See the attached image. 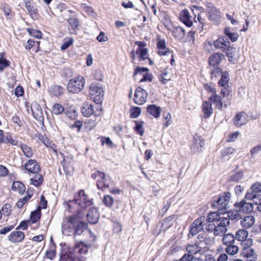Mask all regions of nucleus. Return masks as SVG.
<instances>
[{"mask_svg":"<svg viewBox=\"0 0 261 261\" xmlns=\"http://www.w3.org/2000/svg\"><path fill=\"white\" fill-rule=\"evenodd\" d=\"M206 221L208 223L206 230L210 232H213L216 236L223 235L227 231V226L229 224V218L221 216L218 212L210 213Z\"/></svg>","mask_w":261,"mask_h":261,"instance_id":"1","label":"nucleus"},{"mask_svg":"<svg viewBox=\"0 0 261 261\" xmlns=\"http://www.w3.org/2000/svg\"><path fill=\"white\" fill-rule=\"evenodd\" d=\"M88 251L87 245L80 242L76 243L73 252L69 251L61 256L60 261H81L77 254H85Z\"/></svg>","mask_w":261,"mask_h":261,"instance_id":"2","label":"nucleus"},{"mask_svg":"<svg viewBox=\"0 0 261 261\" xmlns=\"http://www.w3.org/2000/svg\"><path fill=\"white\" fill-rule=\"evenodd\" d=\"M85 85V78L79 75L68 81L66 89L69 93L77 94L83 90Z\"/></svg>","mask_w":261,"mask_h":261,"instance_id":"3","label":"nucleus"},{"mask_svg":"<svg viewBox=\"0 0 261 261\" xmlns=\"http://www.w3.org/2000/svg\"><path fill=\"white\" fill-rule=\"evenodd\" d=\"M231 195L229 192H225L219 195L216 200H213L212 205L218 211L226 210L228 207V204L231 199Z\"/></svg>","mask_w":261,"mask_h":261,"instance_id":"4","label":"nucleus"},{"mask_svg":"<svg viewBox=\"0 0 261 261\" xmlns=\"http://www.w3.org/2000/svg\"><path fill=\"white\" fill-rule=\"evenodd\" d=\"M206 219L204 216H201L195 220L191 224L190 227V232L188 236H195L200 231L206 230V227L208 225V223H205Z\"/></svg>","mask_w":261,"mask_h":261,"instance_id":"5","label":"nucleus"},{"mask_svg":"<svg viewBox=\"0 0 261 261\" xmlns=\"http://www.w3.org/2000/svg\"><path fill=\"white\" fill-rule=\"evenodd\" d=\"M89 95L95 103L100 102L104 95V91L101 85L97 83H92L89 88Z\"/></svg>","mask_w":261,"mask_h":261,"instance_id":"6","label":"nucleus"},{"mask_svg":"<svg viewBox=\"0 0 261 261\" xmlns=\"http://www.w3.org/2000/svg\"><path fill=\"white\" fill-rule=\"evenodd\" d=\"M76 225V218L70 216L64 220L62 225V233L66 236H71L74 233V228Z\"/></svg>","mask_w":261,"mask_h":261,"instance_id":"7","label":"nucleus"},{"mask_svg":"<svg viewBox=\"0 0 261 261\" xmlns=\"http://www.w3.org/2000/svg\"><path fill=\"white\" fill-rule=\"evenodd\" d=\"M73 201H75L83 209L91 205L93 203L91 200L88 199V196L86 195L84 190H81L79 191L77 195L75 196Z\"/></svg>","mask_w":261,"mask_h":261,"instance_id":"8","label":"nucleus"},{"mask_svg":"<svg viewBox=\"0 0 261 261\" xmlns=\"http://www.w3.org/2000/svg\"><path fill=\"white\" fill-rule=\"evenodd\" d=\"M147 97V92L141 87H138L135 90L134 102L137 105H142L146 102Z\"/></svg>","mask_w":261,"mask_h":261,"instance_id":"9","label":"nucleus"},{"mask_svg":"<svg viewBox=\"0 0 261 261\" xmlns=\"http://www.w3.org/2000/svg\"><path fill=\"white\" fill-rule=\"evenodd\" d=\"M234 206L239 212L244 214L252 212L254 208L253 204L247 202L245 199H243L240 202H236Z\"/></svg>","mask_w":261,"mask_h":261,"instance_id":"10","label":"nucleus"},{"mask_svg":"<svg viewBox=\"0 0 261 261\" xmlns=\"http://www.w3.org/2000/svg\"><path fill=\"white\" fill-rule=\"evenodd\" d=\"M100 178L97 180V187L99 190L105 191L109 188L112 182V180L109 175H106L104 173H100Z\"/></svg>","mask_w":261,"mask_h":261,"instance_id":"11","label":"nucleus"},{"mask_svg":"<svg viewBox=\"0 0 261 261\" xmlns=\"http://www.w3.org/2000/svg\"><path fill=\"white\" fill-rule=\"evenodd\" d=\"M248 122V115L245 112H241L236 114L233 119V123L236 127H241Z\"/></svg>","mask_w":261,"mask_h":261,"instance_id":"12","label":"nucleus"},{"mask_svg":"<svg viewBox=\"0 0 261 261\" xmlns=\"http://www.w3.org/2000/svg\"><path fill=\"white\" fill-rule=\"evenodd\" d=\"M24 167L29 172L33 174L39 173L41 170L40 165L37 161L32 159L28 160V161L25 163Z\"/></svg>","mask_w":261,"mask_h":261,"instance_id":"13","label":"nucleus"},{"mask_svg":"<svg viewBox=\"0 0 261 261\" xmlns=\"http://www.w3.org/2000/svg\"><path fill=\"white\" fill-rule=\"evenodd\" d=\"M167 29L171 31L176 39L181 40L185 36L186 31L182 27L172 25Z\"/></svg>","mask_w":261,"mask_h":261,"instance_id":"14","label":"nucleus"},{"mask_svg":"<svg viewBox=\"0 0 261 261\" xmlns=\"http://www.w3.org/2000/svg\"><path fill=\"white\" fill-rule=\"evenodd\" d=\"M99 216L100 215L98 211L95 207L90 208L87 214V218L88 222L92 224L97 223L99 219Z\"/></svg>","mask_w":261,"mask_h":261,"instance_id":"15","label":"nucleus"},{"mask_svg":"<svg viewBox=\"0 0 261 261\" xmlns=\"http://www.w3.org/2000/svg\"><path fill=\"white\" fill-rule=\"evenodd\" d=\"M207 11L208 13V19L210 20L215 22L219 21L221 18V14L220 12L216 7H209Z\"/></svg>","mask_w":261,"mask_h":261,"instance_id":"16","label":"nucleus"},{"mask_svg":"<svg viewBox=\"0 0 261 261\" xmlns=\"http://www.w3.org/2000/svg\"><path fill=\"white\" fill-rule=\"evenodd\" d=\"M31 111L35 118L38 121L43 120V116L42 108L36 102L33 103L31 105Z\"/></svg>","mask_w":261,"mask_h":261,"instance_id":"17","label":"nucleus"},{"mask_svg":"<svg viewBox=\"0 0 261 261\" xmlns=\"http://www.w3.org/2000/svg\"><path fill=\"white\" fill-rule=\"evenodd\" d=\"M179 19L186 26L188 27L192 26V17L190 16L188 10L184 9L180 12Z\"/></svg>","mask_w":261,"mask_h":261,"instance_id":"18","label":"nucleus"},{"mask_svg":"<svg viewBox=\"0 0 261 261\" xmlns=\"http://www.w3.org/2000/svg\"><path fill=\"white\" fill-rule=\"evenodd\" d=\"M204 145V143L201 137L199 136H195L194 138L191 149L193 152H197L202 150Z\"/></svg>","mask_w":261,"mask_h":261,"instance_id":"19","label":"nucleus"},{"mask_svg":"<svg viewBox=\"0 0 261 261\" xmlns=\"http://www.w3.org/2000/svg\"><path fill=\"white\" fill-rule=\"evenodd\" d=\"M229 42L225 36L220 37L213 42V45L217 49H221L222 51L229 45Z\"/></svg>","mask_w":261,"mask_h":261,"instance_id":"20","label":"nucleus"},{"mask_svg":"<svg viewBox=\"0 0 261 261\" xmlns=\"http://www.w3.org/2000/svg\"><path fill=\"white\" fill-rule=\"evenodd\" d=\"M24 238V234L23 232L20 231H13L8 237V240L12 243L20 242Z\"/></svg>","mask_w":261,"mask_h":261,"instance_id":"21","label":"nucleus"},{"mask_svg":"<svg viewBox=\"0 0 261 261\" xmlns=\"http://www.w3.org/2000/svg\"><path fill=\"white\" fill-rule=\"evenodd\" d=\"M255 220V218L252 216H245L241 221V225L244 229H249L253 225Z\"/></svg>","mask_w":261,"mask_h":261,"instance_id":"22","label":"nucleus"},{"mask_svg":"<svg viewBox=\"0 0 261 261\" xmlns=\"http://www.w3.org/2000/svg\"><path fill=\"white\" fill-rule=\"evenodd\" d=\"M202 108V112L203 113V117L205 119H207L210 117L213 113V110L212 109L211 102L207 101L203 102Z\"/></svg>","mask_w":261,"mask_h":261,"instance_id":"23","label":"nucleus"},{"mask_svg":"<svg viewBox=\"0 0 261 261\" xmlns=\"http://www.w3.org/2000/svg\"><path fill=\"white\" fill-rule=\"evenodd\" d=\"M224 56L221 54L217 53L212 55L208 59L210 65L212 66H215L219 64Z\"/></svg>","mask_w":261,"mask_h":261,"instance_id":"24","label":"nucleus"},{"mask_svg":"<svg viewBox=\"0 0 261 261\" xmlns=\"http://www.w3.org/2000/svg\"><path fill=\"white\" fill-rule=\"evenodd\" d=\"M147 112L150 115L153 116L154 118H159L161 112V109L155 105H148L147 107Z\"/></svg>","mask_w":261,"mask_h":261,"instance_id":"25","label":"nucleus"},{"mask_svg":"<svg viewBox=\"0 0 261 261\" xmlns=\"http://www.w3.org/2000/svg\"><path fill=\"white\" fill-rule=\"evenodd\" d=\"M208 101L213 103L216 108L218 109H222L223 107V102L221 97L216 93L213 94L211 96L208 98Z\"/></svg>","mask_w":261,"mask_h":261,"instance_id":"26","label":"nucleus"},{"mask_svg":"<svg viewBox=\"0 0 261 261\" xmlns=\"http://www.w3.org/2000/svg\"><path fill=\"white\" fill-rule=\"evenodd\" d=\"M69 24V29L71 30L70 33L73 34L76 32V30L79 26V21L77 18L70 17L68 19Z\"/></svg>","mask_w":261,"mask_h":261,"instance_id":"27","label":"nucleus"},{"mask_svg":"<svg viewBox=\"0 0 261 261\" xmlns=\"http://www.w3.org/2000/svg\"><path fill=\"white\" fill-rule=\"evenodd\" d=\"M19 147L23 152L24 155L27 158H31L33 156L34 150L31 147L28 146L25 144L21 143L19 145Z\"/></svg>","mask_w":261,"mask_h":261,"instance_id":"28","label":"nucleus"},{"mask_svg":"<svg viewBox=\"0 0 261 261\" xmlns=\"http://www.w3.org/2000/svg\"><path fill=\"white\" fill-rule=\"evenodd\" d=\"M87 228V223L84 222H79L76 219V225L74 228L75 235H81Z\"/></svg>","mask_w":261,"mask_h":261,"instance_id":"29","label":"nucleus"},{"mask_svg":"<svg viewBox=\"0 0 261 261\" xmlns=\"http://www.w3.org/2000/svg\"><path fill=\"white\" fill-rule=\"evenodd\" d=\"M202 247V246H199L198 243H196L194 245H189L186 249L188 253L193 256L194 254L200 252Z\"/></svg>","mask_w":261,"mask_h":261,"instance_id":"30","label":"nucleus"},{"mask_svg":"<svg viewBox=\"0 0 261 261\" xmlns=\"http://www.w3.org/2000/svg\"><path fill=\"white\" fill-rule=\"evenodd\" d=\"M25 6L31 17L33 19L35 18L38 11L37 9L34 6L32 5V4L30 1L26 2Z\"/></svg>","mask_w":261,"mask_h":261,"instance_id":"31","label":"nucleus"},{"mask_svg":"<svg viewBox=\"0 0 261 261\" xmlns=\"http://www.w3.org/2000/svg\"><path fill=\"white\" fill-rule=\"evenodd\" d=\"M248 236V231L244 229H240L237 231L235 235V239L242 242L247 238Z\"/></svg>","mask_w":261,"mask_h":261,"instance_id":"32","label":"nucleus"},{"mask_svg":"<svg viewBox=\"0 0 261 261\" xmlns=\"http://www.w3.org/2000/svg\"><path fill=\"white\" fill-rule=\"evenodd\" d=\"M224 33L232 42L236 41L239 37L238 34L232 32L230 28H226L224 30Z\"/></svg>","mask_w":261,"mask_h":261,"instance_id":"33","label":"nucleus"},{"mask_svg":"<svg viewBox=\"0 0 261 261\" xmlns=\"http://www.w3.org/2000/svg\"><path fill=\"white\" fill-rule=\"evenodd\" d=\"M261 195H258L252 192V190L249 189L246 193L244 199L248 200H253V203H255L256 201L260 199Z\"/></svg>","mask_w":261,"mask_h":261,"instance_id":"34","label":"nucleus"},{"mask_svg":"<svg viewBox=\"0 0 261 261\" xmlns=\"http://www.w3.org/2000/svg\"><path fill=\"white\" fill-rule=\"evenodd\" d=\"M235 239V237L233 234L227 233L223 236L222 242L224 245L228 246L234 244Z\"/></svg>","mask_w":261,"mask_h":261,"instance_id":"35","label":"nucleus"},{"mask_svg":"<svg viewBox=\"0 0 261 261\" xmlns=\"http://www.w3.org/2000/svg\"><path fill=\"white\" fill-rule=\"evenodd\" d=\"M25 189L24 185L18 181L13 182L12 186V190L18 192L19 194H22L25 191Z\"/></svg>","mask_w":261,"mask_h":261,"instance_id":"36","label":"nucleus"},{"mask_svg":"<svg viewBox=\"0 0 261 261\" xmlns=\"http://www.w3.org/2000/svg\"><path fill=\"white\" fill-rule=\"evenodd\" d=\"M32 191L28 190L27 192V196L18 200L17 203V207L19 208H22L23 205L32 197Z\"/></svg>","mask_w":261,"mask_h":261,"instance_id":"37","label":"nucleus"},{"mask_svg":"<svg viewBox=\"0 0 261 261\" xmlns=\"http://www.w3.org/2000/svg\"><path fill=\"white\" fill-rule=\"evenodd\" d=\"M43 177L40 174L38 173L35 174V176L33 178L30 179V184L38 187L42 184L43 181Z\"/></svg>","mask_w":261,"mask_h":261,"instance_id":"38","label":"nucleus"},{"mask_svg":"<svg viewBox=\"0 0 261 261\" xmlns=\"http://www.w3.org/2000/svg\"><path fill=\"white\" fill-rule=\"evenodd\" d=\"M239 213L240 212L238 210L237 211H229L227 213L226 218H229V221L230 220L238 221L242 218V216Z\"/></svg>","mask_w":261,"mask_h":261,"instance_id":"39","label":"nucleus"},{"mask_svg":"<svg viewBox=\"0 0 261 261\" xmlns=\"http://www.w3.org/2000/svg\"><path fill=\"white\" fill-rule=\"evenodd\" d=\"M63 88L57 85H53L49 89V92L55 96H59L63 93Z\"/></svg>","mask_w":261,"mask_h":261,"instance_id":"40","label":"nucleus"},{"mask_svg":"<svg viewBox=\"0 0 261 261\" xmlns=\"http://www.w3.org/2000/svg\"><path fill=\"white\" fill-rule=\"evenodd\" d=\"M229 80V74L227 72H223L221 76V79L218 82V85L220 87H225L228 86Z\"/></svg>","mask_w":261,"mask_h":261,"instance_id":"41","label":"nucleus"},{"mask_svg":"<svg viewBox=\"0 0 261 261\" xmlns=\"http://www.w3.org/2000/svg\"><path fill=\"white\" fill-rule=\"evenodd\" d=\"M41 212L40 208H38L36 211L31 213V221L32 223H35L40 220L41 218Z\"/></svg>","mask_w":261,"mask_h":261,"instance_id":"42","label":"nucleus"},{"mask_svg":"<svg viewBox=\"0 0 261 261\" xmlns=\"http://www.w3.org/2000/svg\"><path fill=\"white\" fill-rule=\"evenodd\" d=\"M73 43V39L71 37H66L63 40V44L61 46L62 50L67 49Z\"/></svg>","mask_w":261,"mask_h":261,"instance_id":"43","label":"nucleus"},{"mask_svg":"<svg viewBox=\"0 0 261 261\" xmlns=\"http://www.w3.org/2000/svg\"><path fill=\"white\" fill-rule=\"evenodd\" d=\"M226 253L231 255L237 254L239 251V247L237 245L232 244L227 246L225 249Z\"/></svg>","mask_w":261,"mask_h":261,"instance_id":"44","label":"nucleus"},{"mask_svg":"<svg viewBox=\"0 0 261 261\" xmlns=\"http://www.w3.org/2000/svg\"><path fill=\"white\" fill-rule=\"evenodd\" d=\"M135 127L134 129L135 131L142 136L144 135V130L143 127L144 122L141 121H135Z\"/></svg>","mask_w":261,"mask_h":261,"instance_id":"45","label":"nucleus"},{"mask_svg":"<svg viewBox=\"0 0 261 261\" xmlns=\"http://www.w3.org/2000/svg\"><path fill=\"white\" fill-rule=\"evenodd\" d=\"M93 112V107L92 105H86L82 109V114L86 117H89Z\"/></svg>","mask_w":261,"mask_h":261,"instance_id":"46","label":"nucleus"},{"mask_svg":"<svg viewBox=\"0 0 261 261\" xmlns=\"http://www.w3.org/2000/svg\"><path fill=\"white\" fill-rule=\"evenodd\" d=\"M211 78L212 79H217L220 76H221L223 73L222 72L221 68L218 67H213V69H211Z\"/></svg>","mask_w":261,"mask_h":261,"instance_id":"47","label":"nucleus"},{"mask_svg":"<svg viewBox=\"0 0 261 261\" xmlns=\"http://www.w3.org/2000/svg\"><path fill=\"white\" fill-rule=\"evenodd\" d=\"M141 109L140 107H133L130 111V116L132 118H137L141 114Z\"/></svg>","mask_w":261,"mask_h":261,"instance_id":"48","label":"nucleus"},{"mask_svg":"<svg viewBox=\"0 0 261 261\" xmlns=\"http://www.w3.org/2000/svg\"><path fill=\"white\" fill-rule=\"evenodd\" d=\"M236 151V150L231 147H227L224 148L221 151V156L222 158H224L231 154L234 153Z\"/></svg>","mask_w":261,"mask_h":261,"instance_id":"49","label":"nucleus"},{"mask_svg":"<svg viewBox=\"0 0 261 261\" xmlns=\"http://www.w3.org/2000/svg\"><path fill=\"white\" fill-rule=\"evenodd\" d=\"M64 111L63 106L58 103H55L52 107V113L55 115H60Z\"/></svg>","mask_w":261,"mask_h":261,"instance_id":"50","label":"nucleus"},{"mask_svg":"<svg viewBox=\"0 0 261 261\" xmlns=\"http://www.w3.org/2000/svg\"><path fill=\"white\" fill-rule=\"evenodd\" d=\"M252 192L258 195H261L260 193L261 192V184L259 182H256L253 184L250 189Z\"/></svg>","mask_w":261,"mask_h":261,"instance_id":"51","label":"nucleus"},{"mask_svg":"<svg viewBox=\"0 0 261 261\" xmlns=\"http://www.w3.org/2000/svg\"><path fill=\"white\" fill-rule=\"evenodd\" d=\"M102 201L107 207H111L114 203V199L110 195H107L104 196Z\"/></svg>","mask_w":261,"mask_h":261,"instance_id":"52","label":"nucleus"},{"mask_svg":"<svg viewBox=\"0 0 261 261\" xmlns=\"http://www.w3.org/2000/svg\"><path fill=\"white\" fill-rule=\"evenodd\" d=\"M163 118L165 121V123L164 124V127H167L170 125L172 122V117L171 115L169 113H164L163 114Z\"/></svg>","mask_w":261,"mask_h":261,"instance_id":"53","label":"nucleus"},{"mask_svg":"<svg viewBox=\"0 0 261 261\" xmlns=\"http://www.w3.org/2000/svg\"><path fill=\"white\" fill-rule=\"evenodd\" d=\"M243 173L241 171H239L232 175L230 176V180L235 181L237 182H239L243 179Z\"/></svg>","mask_w":261,"mask_h":261,"instance_id":"54","label":"nucleus"},{"mask_svg":"<svg viewBox=\"0 0 261 261\" xmlns=\"http://www.w3.org/2000/svg\"><path fill=\"white\" fill-rule=\"evenodd\" d=\"M253 240L251 238L246 239L241 242V245L243 247L244 250L250 249V247L252 245Z\"/></svg>","mask_w":261,"mask_h":261,"instance_id":"55","label":"nucleus"},{"mask_svg":"<svg viewBox=\"0 0 261 261\" xmlns=\"http://www.w3.org/2000/svg\"><path fill=\"white\" fill-rule=\"evenodd\" d=\"M10 61L6 59L0 57V72L4 71V69L9 66Z\"/></svg>","mask_w":261,"mask_h":261,"instance_id":"56","label":"nucleus"},{"mask_svg":"<svg viewBox=\"0 0 261 261\" xmlns=\"http://www.w3.org/2000/svg\"><path fill=\"white\" fill-rule=\"evenodd\" d=\"M227 46H226L223 51L226 53V56L234 55L236 53V48L233 46L230 45V43Z\"/></svg>","mask_w":261,"mask_h":261,"instance_id":"57","label":"nucleus"},{"mask_svg":"<svg viewBox=\"0 0 261 261\" xmlns=\"http://www.w3.org/2000/svg\"><path fill=\"white\" fill-rule=\"evenodd\" d=\"M137 54L139 55V57L142 60H145L147 58L148 50L147 48H143L137 51Z\"/></svg>","mask_w":261,"mask_h":261,"instance_id":"58","label":"nucleus"},{"mask_svg":"<svg viewBox=\"0 0 261 261\" xmlns=\"http://www.w3.org/2000/svg\"><path fill=\"white\" fill-rule=\"evenodd\" d=\"M3 9L7 18L11 19L12 16V14L10 7L8 5H4L3 6Z\"/></svg>","mask_w":261,"mask_h":261,"instance_id":"59","label":"nucleus"},{"mask_svg":"<svg viewBox=\"0 0 261 261\" xmlns=\"http://www.w3.org/2000/svg\"><path fill=\"white\" fill-rule=\"evenodd\" d=\"M28 32L30 34L37 38L39 39L41 38V33L39 31L33 29H28Z\"/></svg>","mask_w":261,"mask_h":261,"instance_id":"60","label":"nucleus"},{"mask_svg":"<svg viewBox=\"0 0 261 261\" xmlns=\"http://www.w3.org/2000/svg\"><path fill=\"white\" fill-rule=\"evenodd\" d=\"M11 206L10 204L6 203L3 205L2 209V213L6 216H8L10 214Z\"/></svg>","mask_w":261,"mask_h":261,"instance_id":"61","label":"nucleus"},{"mask_svg":"<svg viewBox=\"0 0 261 261\" xmlns=\"http://www.w3.org/2000/svg\"><path fill=\"white\" fill-rule=\"evenodd\" d=\"M5 143H10L12 145H16L18 141L13 139L11 136H7L5 137L4 141L3 142Z\"/></svg>","mask_w":261,"mask_h":261,"instance_id":"62","label":"nucleus"},{"mask_svg":"<svg viewBox=\"0 0 261 261\" xmlns=\"http://www.w3.org/2000/svg\"><path fill=\"white\" fill-rule=\"evenodd\" d=\"M96 119H90L86 122L87 128L90 130L94 128L96 125Z\"/></svg>","mask_w":261,"mask_h":261,"instance_id":"63","label":"nucleus"},{"mask_svg":"<svg viewBox=\"0 0 261 261\" xmlns=\"http://www.w3.org/2000/svg\"><path fill=\"white\" fill-rule=\"evenodd\" d=\"M44 144L45 145V146L48 147L50 148L51 149H52L56 154L58 152L57 146L53 143L52 142H50L49 141H46V142H44Z\"/></svg>","mask_w":261,"mask_h":261,"instance_id":"64","label":"nucleus"}]
</instances>
